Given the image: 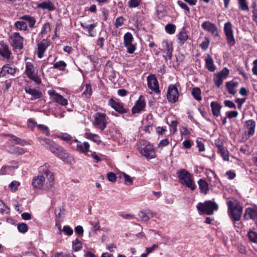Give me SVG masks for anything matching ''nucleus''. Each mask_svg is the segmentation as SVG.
Instances as JSON below:
<instances>
[{
	"mask_svg": "<svg viewBox=\"0 0 257 257\" xmlns=\"http://www.w3.org/2000/svg\"><path fill=\"white\" fill-rule=\"evenodd\" d=\"M10 42L14 51L22 50L24 47V38L18 32H15L9 35Z\"/></svg>",
	"mask_w": 257,
	"mask_h": 257,
	"instance_id": "nucleus-8",
	"label": "nucleus"
},
{
	"mask_svg": "<svg viewBox=\"0 0 257 257\" xmlns=\"http://www.w3.org/2000/svg\"><path fill=\"white\" fill-rule=\"evenodd\" d=\"M179 96L177 87L174 85H170L167 91V97L170 103H175L178 100Z\"/></svg>",
	"mask_w": 257,
	"mask_h": 257,
	"instance_id": "nucleus-13",
	"label": "nucleus"
},
{
	"mask_svg": "<svg viewBox=\"0 0 257 257\" xmlns=\"http://www.w3.org/2000/svg\"><path fill=\"white\" fill-rule=\"evenodd\" d=\"M97 26L96 23H93L88 26V28L86 29L88 32V35L90 37H94V35L92 33V31L95 27Z\"/></svg>",
	"mask_w": 257,
	"mask_h": 257,
	"instance_id": "nucleus-55",
	"label": "nucleus"
},
{
	"mask_svg": "<svg viewBox=\"0 0 257 257\" xmlns=\"http://www.w3.org/2000/svg\"><path fill=\"white\" fill-rule=\"evenodd\" d=\"M26 92L31 96V99H38L42 97V94L41 92L35 89H32L30 88H25Z\"/></svg>",
	"mask_w": 257,
	"mask_h": 257,
	"instance_id": "nucleus-23",
	"label": "nucleus"
},
{
	"mask_svg": "<svg viewBox=\"0 0 257 257\" xmlns=\"http://www.w3.org/2000/svg\"><path fill=\"white\" fill-rule=\"evenodd\" d=\"M58 138L67 142H69L72 139V137L67 134L61 135L58 136Z\"/></svg>",
	"mask_w": 257,
	"mask_h": 257,
	"instance_id": "nucleus-57",
	"label": "nucleus"
},
{
	"mask_svg": "<svg viewBox=\"0 0 257 257\" xmlns=\"http://www.w3.org/2000/svg\"><path fill=\"white\" fill-rule=\"evenodd\" d=\"M138 148L140 153L147 159H153L156 157L153 145L146 140H141L138 143Z\"/></svg>",
	"mask_w": 257,
	"mask_h": 257,
	"instance_id": "nucleus-4",
	"label": "nucleus"
},
{
	"mask_svg": "<svg viewBox=\"0 0 257 257\" xmlns=\"http://www.w3.org/2000/svg\"><path fill=\"white\" fill-rule=\"evenodd\" d=\"M40 174L34 177L32 181L33 187L37 189L47 190L50 189L54 183L53 173L44 165L39 168Z\"/></svg>",
	"mask_w": 257,
	"mask_h": 257,
	"instance_id": "nucleus-1",
	"label": "nucleus"
},
{
	"mask_svg": "<svg viewBox=\"0 0 257 257\" xmlns=\"http://www.w3.org/2000/svg\"><path fill=\"white\" fill-rule=\"evenodd\" d=\"M20 185V183L19 182L14 181L10 184L9 187L12 191H16Z\"/></svg>",
	"mask_w": 257,
	"mask_h": 257,
	"instance_id": "nucleus-52",
	"label": "nucleus"
},
{
	"mask_svg": "<svg viewBox=\"0 0 257 257\" xmlns=\"http://www.w3.org/2000/svg\"><path fill=\"white\" fill-rule=\"evenodd\" d=\"M0 55L4 58L9 59L11 57V52L9 46L4 42L0 43Z\"/></svg>",
	"mask_w": 257,
	"mask_h": 257,
	"instance_id": "nucleus-21",
	"label": "nucleus"
},
{
	"mask_svg": "<svg viewBox=\"0 0 257 257\" xmlns=\"http://www.w3.org/2000/svg\"><path fill=\"white\" fill-rule=\"evenodd\" d=\"M256 123L253 119H249L244 122L243 124V131L244 135L250 138L254 134Z\"/></svg>",
	"mask_w": 257,
	"mask_h": 257,
	"instance_id": "nucleus-12",
	"label": "nucleus"
},
{
	"mask_svg": "<svg viewBox=\"0 0 257 257\" xmlns=\"http://www.w3.org/2000/svg\"><path fill=\"white\" fill-rule=\"evenodd\" d=\"M52 257H75V255L73 253L65 254L62 252H59L53 254Z\"/></svg>",
	"mask_w": 257,
	"mask_h": 257,
	"instance_id": "nucleus-50",
	"label": "nucleus"
},
{
	"mask_svg": "<svg viewBox=\"0 0 257 257\" xmlns=\"http://www.w3.org/2000/svg\"><path fill=\"white\" fill-rule=\"evenodd\" d=\"M165 30L170 34H174L175 32V26L174 25L168 24L165 26Z\"/></svg>",
	"mask_w": 257,
	"mask_h": 257,
	"instance_id": "nucleus-47",
	"label": "nucleus"
},
{
	"mask_svg": "<svg viewBox=\"0 0 257 257\" xmlns=\"http://www.w3.org/2000/svg\"><path fill=\"white\" fill-rule=\"evenodd\" d=\"M20 19L27 21L30 28L33 27L36 23L35 18L29 15H24Z\"/></svg>",
	"mask_w": 257,
	"mask_h": 257,
	"instance_id": "nucleus-31",
	"label": "nucleus"
},
{
	"mask_svg": "<svg viewBox=\"0 0 257 257\" xmlns=\"http://www.w3.org/2000/svg\"><path fill=\"white\" fill-rule=\"evenodd\" d=\"M123 177L124 179V181L125 184H132L133 183V179L132 178L127 174L124 173Z\"/></svg>",
	"mask_w": 257,
	"mask_h": 257,
	"instance_id": "nucleus-61",
	"label": "nucleus"
},
{
	"mask_svg": "<svg viewBox=\"0 0 257 257\" xmlns=\"http://www.w3.org/2000/svg\"><path fill=\"white\" fill-rule=\"evenodd\" d=\"M199 211L207 215L213 214L214 210H217L218 208V205L211 200L206 201L204 203H199L197 205Z\"/></svg>",
	"mask_w": 257,
	"mask_h": 257,
	"instance_id": "nucleus-6",
	"label": "nucleus"
},
{
	"mask_svg": "<svg viewBox=\"0 0 257 257\" xmlns=\"http://www.w3.org/2000/svg\"><path fill=\"white\" fill-rule=\"evenodd\" d=\"M75 232L80 236H82L83 234L84 230L83 227L81 225H78L75 227Z\"/></svg>",
	"mask_w": 257,
	"mask_h": 257,
	"instance_id": "nucleus-59",
	"label": "nucleus"
},
{
	"mask_svg": "<svg viewBox=\"0 0 257 257\" xmlns=\"http://www.w3.org/2000/svg\"><path fill=\"white\" fill-rule=\"evenodd\" d=\"M178 174L180 182L182 184L185 185L192 190H194L195 189L196 185L191 178V174L188 171L185 169H182Z\"/></svg>",
	"mask_w": 257,
	"mask_h": 257,
	"instance_id": "nucleus-5",
	"label": "nucleus"
},
{
	"mask_svg": "<svg viewBox=\"0 0 257 257\" xmlns=\"http://www.w3.org/2000/svg\"><path fill=\"white\" fill-rule=\"evenodd\" d=\"M224 104L225 106L228 107L229 108H236V105L231 100H226L224 101Z\"/></svg>",
	"mask_w": 257,
	"mask_h": 257,
	"instance_id": "nucleus-60",
	"label": "nucleus"
},
{
	"mask_svg": "<svg viewBox=\"0 0 257 257\" xmlns=\"http://www.w3.org/2000/svg\"><path fill=\"white\" fill-rule=\"evenodd\" d=\"M15 26L16 28L20 30L26 31L27 29V25L26 23L24 21H17L15 23Z\"/></svg>",
	"mask_w": 257,
	"mask_h": 257,
	"instance_id": "nucleus-37",
	"label": "nucleus"
},
{
	"mask_svg": "<svg viewBox=\"0 0 257 257\" xmlns=\"http://www.w3.org/2000/svg\"><path fill=\"white\" fill-rule=\"evenodd\" d=\"M12 140L16 141L17 144L21 145L22 146H25L28 144V143L24 140H22L15 136L13 137Z\"/></svg>",
	"mask_w": 257,
	"mask_h": 257,
	"instance_id": "nucleus-54",
	"label": "nucleus"
},
{
	"mask_svg": "<svg viewBox=\"0 0 257 257\" xmlns=\"http://www.w3.org/2000/svg\"><path fill=\"white\" fill-rule=\"evenodd\" d=\"M209 40L207 38H205V40L201 42V43L200 44V48L203 50H206L209 46Z\"/></svg>",
	"mask_w": 257,
	"mask_h": 257,
	"instance_id": "nucleus-48",
	"label": "nucleus"
},
{
	"mask_svg": "<svg viewBox=\"0 0 257 257\" xmlns=\"http://www.w3.org/2000/svg\"><path fill=\"white\" fill-rule=\"evenodd\" d=\"M18 229L22 233H25L28 231V226L25 223H22L18 224Z\"/></svg>",
	"mask_w": 257,
	"mask_h": 257,
	"instance_id": "nucleus-51",
	"label": "nucleus"
},
{
	"mask_svg": "<svg viewBox=\"0 0 257 257\" xmlns=\"http://www.w3.org/2000/svg\"><path fill=\"white\" fill-rule=\"evenodd\" d=\"M48 92L54 102L63 106H66L68 104L67 99L55 90H49Z\"/></svg>",
	"mask_w": 257,
	"mask_h": 257,
	"instance_id": "nucleus-14",
	"label": "nucleus"
},
{
	"mask_svg": "<svg viewBox=\"0 0 257 257\" xmlns=\"http://www.w3.org/2000/svg\"><path fill=\"white\" fill-rule=\"evenodd\" d=\"M169 142L167 139H163L160 142L158 145V147L163 148L164 147L167 146L169 144Z\"/></svg>",
	"mask_w": 257,
	"mask_h": 257,
	"instance_id": "nucleus-64",
	"label": "nucleus"
},
{
	"mask_svg": "<svg viewBox=\"0 0 257 257\" xmlns=\"http://www.w3.org/2000/svg\"><path fill=\"white\" fill-rule=\"evenodd\" d=\"M146 106V102L143 96H140L135 105L133 107L132 111L133 114L140 113Z\"/></svg>",
	"mask_w": 257,
	"mask_h": 257,
	"instance_id": "nucleus-19",
	"label": "nucleus"
},
{
	"mask_svg": "<svg viewBox=\"0 0 257 257\" xmlns=\"http://www.w3.org/2000/svg\"><path fill=\"white\" fill-rule=\"evenodd\" d=\"M212 114L218 117L220 114L221 105L217 101H212L210 104Z\"/></svg>",
	"mask_w": 257,
	"mask_h": 257,
	"instance_id": "nucleus-26",
	"label": "nucleus"
},
{
	"mask_svg": "<svg viewBox=\"0 0 257 257\" xmlns=\"http://www.w3.org/2000/svg\"><path fill=\"white\" fill-rule=\"evenodd\" d=\"M25 73L27 77L34 81L36 84H40L42 81L41 78L38 75V72L35 70L34 65L29 62L26 63Z\"/></svg>",
	"mask_w": 257,
	"mask_h": 257,
	"instance_id": "nucleus-7",
	"label": "nucleus"
},
{
	"mask_svg": "<svg viewBox=\"0 0 257 257\" xmlns=\"http://www.w3.org/2000/svg\"><path fill=\"white\" fill-rule=\"evenodd\" d=\"M178 39V43L183 45L188 39V35L184 29L181 30L179 33L177 35Z\"/></svg>",
	"mask_w": 257,
	"mask_h": 257,
	"instance_id": "nucleus-27",
	"label": "nucleus"
},
{
	"mask_svg": "<svg viewBox=\"0 0 257 257\" xmlns=\"http://www.w3.org/2000/svg\"><path fill=\"white\" fill-rule=\"evenodd\" d=\"M0 212L2 213H9L10 212L9 208L0 199Z\"/></svg>",
	"mask_w": 257,
	"mask_h": 257,
	"instance_id": "nucleus-42",
	"label": "nucleus"
},
{
	"mask_svg": "<svg viewBox=\"0 0 257 257\" xmlns=\"http://www.w3.org/2000/svg\"><path fill=\"white\" fill-rule=\"evenodd\" d=\"M139 216L143 221H147L149 220L151 217H153V214H148L144 211H140L139 213Z\"/></svg>",
	"mask_w": 257,
	"mask_h": 257,
	"instance_id": "nucleus-38",
	"label": "nucleus"
},
{
	"mask_svg": "<svg viewBox=\"0 0 257 257\" xmlns=\"http://www.w3.org/2000/svg\"><path fill=\"white\" fill-rule=\"evenodd\" d=\"M178 5L183 9H184L185 11L187 12V14L190 13V10L186 4L182 2L181 1H178L177 2Z\"/></svg>",
	"mask_w": 257,
	"mask_h": 257,
	"instance_id": "nucleus-58",
	"label": "nucleus"
},
{
	"mask_svg": "<svg viewBox=\"0 0 257 257\" xmlns=\"http://www.w3.org/2000/svg\"><path fill=\"white\" fill-rule=\"evenodd\" d=\"M50 43L46 39H43L38 44V57L42 58L47 48L50 46Z\"/></svg>",
	"mask_w": 257,
	"mask_h": 257,
	"instance_id": "nucleus-20",
	"label": "nucleus"
},
{
	"mask_svg": "<svg viewBox=\"0 0 257 257\" xmlns=\"http://www.w3.org/2000/svg\"><path fill=\"white\" fill-rule=\"evenodd\" d=\"M228 213L233 222L239 221L242 213L243 208L240 203L233 198L227 202Z\"/></svg>",
	"mask_w": 257,
	"mask_h": 257,
	"instance_id": "nucleus-3",
	"label": "nucleus"
},
{
	"mask_svg": "<svg viewBox=\"0 0 257 257\" xmlns=\"http://www.w3.org/2000/svg\"><path fill=\"white\" fill-rule=\"evenodd\" d=\"M11 151L13 153H15L18 155L23 154L25 151L23 148L13 146L11 148Z\"/></svg>",
	"mask_w": 257,
	"mask_h": 257,
	"instance_id": "nucleus-41",
	"label": "nucleus"
},
{
	"mask_svg": "<svg viewBox=\"0 0 257 257\" xmlns=\"http://www.w3.org/2000/svg\"><path fill=\"white\" fill-rule=\"evenodd\" d=\"M201 93V90L199 87L193 88L191 92V94L193 97L198 101H200L202 100Z\"/></svg>",
	"mask_w": 257,
	"mask_h": 257,
	"instance_id": "nucleus-32",
	"label": "nucleus"
},
{
	"mask_svg": "<svg viewBox=\"0 0 257 257\" xmlns=\"http://www.w3.org/2000/svg\"><path fill=\"white\" fill-rule=\"evenodd\" d=\"M85 135L87 139L90 140L95 143H99L100 142L99 136L96 134L86 133Z\"/></svg>",
	"mask_w": 257,
	"mask_h": 257,
	"instance_id": "nucleus-35",
	"label": "nucleus"
},
{
	"mask_svg": "<svg viewBox=\"0 0 257 257\" xmlns=\"http://www.w3.org/2000/svg\"><path fill=\"white\" fill-rule=\"evenodd\" d=\"M147 84L149 88L155 92L158 93L159 90V83L158 80L154 74L149 75L147 78Z\"/></svg>",
	"mask_w": 257,
	"mask_h": 257,
	"instance_id": "nucleus-16",
	"label": "nucleus"
},
{
	"mask_svg": "<svg viewBox=\"0 0 257 257\" xmlns=\"http://www.w3.org/2000/svg\"><path fill=\"white\" fill-rule=\"evenodd\" d=\"M63 231L67 235H71L73 233V230L69 226L65 225L63 228Z\"/></svg>",
	"mask_w": 257,
	"mask_h": 257,
	"instance_id": "nucleus-56",
	"label": "nucleus"
},
{
	"mask_svg": "<svg viewBox=\"0 0 257 257\" xmlns=\"http://www.w3.org/2000/svg\"><path fill=\"white\" fill-rule=\"evenodd\" d=\"M238 85V83L235 81L232 80L230 81L227 82L226 83V87L228 91V92L229 94L234 95L236 92L235 88L237 87Z\"/></svg>",
	"mask_w": 257,
	"mask_h": 257,
	"instance_id": "nucleus-24",
	"label": "nucleus"
},
{
	"mask_svg": "<svg viewBox=\"0 0 257 257\" xmlns=\"http://www.w3.org/2000/svg\"><path fill=\"white\" fill-rule=\"evenodd\" d=\"M85 86H86L85 90L82 93V97L88 99L90 98V96L92 94V88H91V86L90 84H86L85 85Z\"/></svg>",
	"mask_w": 257,
	"mask_h": 257,
	"instance_id": "nucleus-33",
	"label": "nucleus"
},
{
	"mask_svg": "<svg viewBox=\"0 0 257 257\" xmlns=\"http://www.w3.org/2000/svg\"><path fill=\"white\" fill-rule=\"evenodd\" d=\"M125 20V18L122 16L117 17L116 19L115 22V28H118L119 27L122 26L124 24Z\"/></svg>",
	"mask_w": 257,
	"mask_h": 257,
	"instance_id": "nucleus-45",
	"label": "nucleus"
},
{
	"mask_svg": "<svg viewBox=\"0 0 257 257\" xmlns=\"http://www.w3.org/2000/svg\"><path fill=\"white\" fill-rule=\"evenodd\" d=\"M142 0H130L128 2V7L130 8H135L138 7L141 4Z\"/></svg>",
	"mask_w": 257,
	"mask_h": 257,
	"instance_id": "nucleus-43",
	"label": "nucleus"
},
{
	"mask_svg": "<svg viewBox=\"0 0 257 257\" xmlns=\"http://www.w3.org/2000/svg\"><path fill=\"white\" fill-rule=\"evenodd\" d=\"M164 54L163 56L166 61L171 60L172 57L173 48L172 45L167 40H163L161 42V48H159Z\"/></svg>",
	"mask_w": 257,
	"mask_h": 257,
	"instance_id": "nucleus-11",
	"label": "nucleus"
},
{
	"mask_svg": "<svg viewBox=\"0 0 257 257\" xmlns=\"http://www.w3.org/2000/svg\"><path fill=\"white\" fill-rule=\"evenodd\" d=\"M16 73V69L5 65L0 72V77L6 75L7 74H14Z\"/></svg>",
	"mask_w": 257,
	"mask_h": 257,
	"instance_id": "nucleus-30",
	"label": "nucleus"
},
{
	"mask_svg": "<svg viewBox=\"0 0 257 257\" xmlns=\"http://www.w3.org/2000/svg\"><path fill=\"white\" fill-rule=\"evenodd\" d=\"M223 31L226 38L227 44L230 46H233L235 44V41L233 35L232 25L230 22L224 24Z\"/></svg>",
	"mask_w": 257,
	"mask_h": 257,
	"instance_id": "nucleus-10",
	"label": "nucleus"
},
{
	"mask_svg": "<svg viewBox=\"0 0 257 257\" xmlns=\"http://www.w3.org/2000/svg\"><path fill=\"white\" fill-rule=\"evenodd\" d=\"M93 124L95 128L103 131L107 124V117L105 114L97 112L94 115Z\"/></svg>",
	"mask_w": 257,
	"mask_h": 257,
	"instance_id": "nucleus-9",
	"label": "nucleus"
},
{
	"mask_svg": "<svg viewBox=\"0 0 257 257\" xmlns=\"http://www.w3.org/2000/svg\"><path fill=\"white\" fill-rule=\"evenodd\" d=\"M180 134L182 136H188L190 134V132L188 129L184 126H181L180 128Z\"/></svg>",
	"mask_w": 257,
	"mask_h": 257,
	"instance_id": "nucleus-63",
	"label": "nucleus"
},
{
	"mask_svg": "<svg viewBox=\"0 0 257 257\" xmlns=\"http://www.w3.org/2000/svg\"><path fill=\"white\" fill-rule=\"evenodd\" d=\"M108 105L120 113H125L128 112V109L123 107V104L116 101L113 98L109 99Z\"/></svg>",
	"mask_w": 257,
	"mask_h": 257,
	"instance_id": "nucleus-18",
	"label": "nucleus"
},
{
	"mask_svg": "<svg viewBox=\"0 0 257 257\" xmlns=\"http://www.w3.org/2000/svg\"><path fill=\"white\" fill-rule=\"evenodd\" d=\"M40 143L44 146L47 149L50 150L64 162H70L72 157L64 150L61 147L56 144L54 142L48 138L39 137L38 138Z\"/></svg>",
	"mask_w": 257,
	"mask_h": 257,
	"instance_id": "nucleus-2",
	"label": "nucleus"
},
{
	"mask_svg": "<svg viewBox=\"0 0 257 257\" xmlns=\"http://www.w3.org/2000/svg\"><path fill=\"white\" fill-rule=\"evenodd\" d=\"M107 178L110 182H114L116 181V175L114 173L109 172L107 174Z\"/></svg>",
	"mask_w": 257,
	"mask_h": 257,
	"instance_id": "nucleus-62",
	"label": "nucleus"
},
{
	"mask_svg": "<svg viewBox=\"0 0 257 257\" xmlns=\"http://www.w3.org/2000/svg\"><path fill=\"white\" fill-rule=\"evenodd\" d=\"M73 249L75 251L79 250L82 248L81 242L78 238H76L72 242Z\"/></svg>",
	"mask_w": 257,
	"mask_h": 257,
	"instance_id": "nucleus-40",
	"label": "nucleus"
},
{
	"mask_svg": "<svg viewBox=\"0 0 257 257\" xmlns=\"http://www.w3.org/2000/svg\"><path fill=\"white\" fill-rule=\"evenodd\" d=\"M205 67L210 72H213L215 70V66L213 64V60L209 55L205 59Z\"/></svg>",
	"mask_w": 257,
	"mask_h": 257,
	"instance_id": "nucleus-29",
	"label": "nucleus"
},
{
	"mask_svg": "<svg viewBox=\"0 0 257 257\" xmlns=\"http://www.w3.org/2000/svg\"><path fill=\"white\" fill-rule=\"evenodd\" d=\"M37 7L43 10H48L49 11H53L55 9V7L53 4L49 0L43 2L41 3L38 4Z\"/></svg>",
	"mask_w": 257,
	"mask_h": 257,
	"instance_id": "nucleus-25",
	"label": "nucleus"
},
{
	"mask_svg": "<svg viewBox=\"0 0 257 257\" xmlns=\"http://www.w3.org/2000/svg\"><path fill=\"white\" fill-rule=\"evenodd\" d=\"M237 2L239 9L244 12H248L249 11L246 0H237Z\"/></svg>",
	"mask_w": 257,
	"mask_h": 257,
	"instance_id": "nucleus-34",
	"label": "nucleus"
},
{
	"mask_svg": "<svg viewBox=\"0 0 257 257\" xmlns=\"http://www.w3.org/2000/svg\"><path fill=\"white\" fill-rule=\"evenodd\" d=\"M89 147L90 146L88 142H85L83 143L78 142L76 146V151L85 155L89 156L88 153L90 152Z\"/></svg>",
	"mask_w": 257,
	"mask_h": 257,
	"instance_id": "nucleus-22",
	"label": "nucleus"
},
{
	"mask_svg": "<svg viewBox=\"0 0 257 257\" xmlns=\"http://www.w3.org/2000/svg\"><path fill=\"white\" fill-rule=\"evenodd\" d=\"M51 27L49 23H45L42 29L41 33L43 34H46L51 31Z\"/></svg>",
	"mask_w": 257,
	"mask_h": 257,
	"instance_id": "nucleus-53",
	"label": "nucleus"
},
{
	"mask_svg": "<svg viewBox=\"0 0 257 257\" xmlns=\"http://www.w3.org/2000/svg\"><path fill=\"white\" fill-rule=\"evenodd\" d=\"M124 46L127 48V52L129 54H133L136 50V47L133 43L124 44Z\"/></svg>",
	"mask_w": 257,
	"mask_h": 257,
	"instance_id": "nucleus-46",
	"label": "nucleus"
},
{
	"mask_svg": "<svg viewBox=\"0 0 257 257\" xmlns=\"http://www.w3.org/2000/svg\"><path fill=\"white\" fill-rule=\"evenodd\" d=\"M200 192L206 194L208 191V184L207 182L203 179H200L198 182Z\"/></svg>",
	"mask_w": 257,
	"mask_h": 257,
	"instance_id": "nucleus-28",
	"label": "nucleus"
},
{
	"mask_svg": "<svg viewBox=\"0 0 257 257\" xmlns=\"http://www.w3.org/2000/svg\"><path fill=\"white\" fill-rule=\"evenodd\" d=\"M201 26L204 30L210 33L214 37L219 36L217 27L214 24L210 21H205Z\"/></svg>",
	"mask_w": 257,
	"mask_h": 257,
	"instance_id": "nucleus-15",
	"label": "nucleus"
},
{
	"mask_svg": "<svg viewBox=\"0 0 257 257\" xmlns=\"http://www.w3.org/2000/svg\"><path fill=\"white\" fill-rule=\"evenodd\" d=\"M67 66L66 63L64 61H59L55 63L53 65V68L60 70H64Z\"/></svg>",
	"mask_w": 257,
	"mask_h": 257,
	"instance_id": "nucleus-36",
	"label": "nucleus"
},
{
	"mask_svg": "<svg viewBox=\"0 0 257 257\" xmlns=\"http://www.w3.org/2000/svg\"><path fill=\"white\" fill-rule=\"evenodd\" d=\"M229 71L227 68H224L219 73L214 77V82L217 87L222 84L223 80L228 76Z\"/></svg>",
	"mask_w": 257,
	"mask_h": 257,
	"instance_id": "nucleus-17",
	"label": "nucleus"
},
{
	"mask_svg": "<svg viewBox=\"0 0 257 257\" xmlns=\"http://www.w3.org/2000/svg\"><path fill=\"white\" fill-rule=\"evenodd\" d=\"M134 40V38L133 37L132 34L127 32L123 36V44H127L132 43Z\"/></svg>",
	"mask_w": 257,
	"mask_h": 257,
	"instance_id": "nucleus-39",
	"label": "nucleus"
},
{
	"mask_svg": "<svg viewBox=\"0 0 257 257\" xmlns=\"http://www.w3.org/2000/svg\"><path fill=\"white\" fill-rule=\"evenodd\" d=\"M37 127L39 130L43 131V133H44L47 136H50V133L48 127L47 126L43 124H39L38 125Z\"/></svg>",
	"mask_w": 257,
	"mask_h": 257,
	"instance_id": "nucleus-49",
	"label": "nucleus"
},
{
	"mask_svg": "<svg viewBox=\"0 0 257 257\" xmlns=\"http://www.w3.org/2000/svg\"><path fill=\"white\" fill-rule=\"evenodd\" d=\"M248 237L249 239L255 243H257V233L253 231H249L248 232L247 234Z\"/></svg>",
	"mask_w": 257,
	"mask_h": 257,
	"instance_id": "nucleus-44",
	"label": "nucleus"
}]
</instances>
